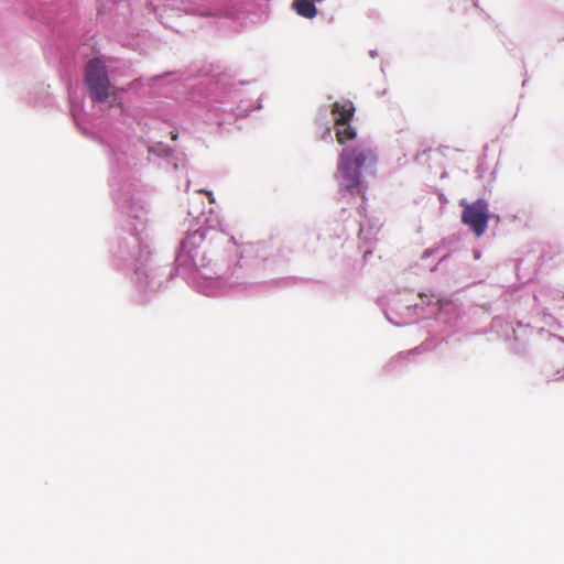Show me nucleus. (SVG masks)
Returning a JSON list of instances; mask_svg holds the SVG:
<instances>
[{"label":"nucleus","instance_id":"obj_1","mask_svg":"<svg viewBox=\"0 0 564 564\" xmlns=\"http://www.w3.org/2000/svg\"><path fill=\"white\" fill-rule=\"evenodd\" d=\"M375 151L364 144L346 145L343 148L337 164V181L343 195L361 194L362 173H372L377 165Z\"/></svg>","mask_w":564,"mask_h":564},{"label":"nucleus","instance_id":"obj_2","mask_svg":"<svg viewBox=\"0 0 564 564\" xmlns=\"http://www.w3.org/2000/svg\"><path fill=\"white\" fill-rule=\"evenodd\" d=\"M84 80L94 101L105 102L109 98L110 79L101 59L93 58L86 64Z\"/></svg>","mask_w":564,"mask_h":564},{"label":"nucleus","instance_id":"obj_3","mask_svg":"<svg viewBox=\"0 0 564 564\" xmlns=\"http://www.w3.org/2000/svg\"><path fill=\"white\" fill-rule=\"evenodd\" d=\"M356 108L350 100L335 101L330 106V113L334 119L336 141L345 145L346 142L355 140L356 129L350 124L355 116Z\"/></svg>","mask_w":564,"mask_h":564},{"label":"nucleus","instance_id":"obj_4","mask_svg":"<svg viewBox=\"0 0 564 564\" xmlns=\"http://www.w3.org/2000/svg\"><path fill=\"white\" fill-rule=\"evenodd\" d=\"M462 223L468 226L476 237H481L489 223V206L485 199L464 205Z\"/></svg>","mask_w":564,"mask_h":564},{"label":"nucleus","instance_id":"obj_5","mask_svg":"<svg viewBox=\"0 0 564 564\" xmlns=\"http://www.w3.org/2000/svg\"><path fill=\"white\" fill-rule=\"evenodd\" d=\"M293 8L299 15L307 19H312L317 14L315 4L310 0H295Z\"/></svg>","mask_w":564,"mask_h":564},{"label":"nucleus","instance_id":"obj_6","mask_svg":"<svg viewBox=\"0 0 564 564\" xmlns=\"http://www.w3.org/2000/svg\"><path fill=\"white\" fill-rule=\"evenodd\" d=\"M198 193H204L208 197V200L210 203L215 202L214 195H213V193L210 191L200 189V191H198Z\"/></svg>","mask_w":564,"mask_h":564},{"label":"nucleus","instance_id":"obj_7","mask_svg":"<svg viewBox=\"0 0 564 564\" xmlns=\"http://www.w3.org/2000/svg\"><path fill=\"white\" fill-rule=\"evenodd\" d=\"M410 354H411V351H408V352H400V354H398V356H397V357H398V359H403V358H405L406 356H409Z\"/></svg>","mask_w":564,"mask_h":564},{"label":"nucleus","instance_id":"obj_8","mask_svg":"<svg viewBox=\"0 0 564 564\" xmlns=\"http://www.w3.org/2000/svg\"><path fill=\"white\" fill-rule=\"evenodd\" d=\"M171 134H172V139H173V140H176V139H177V134H176V133H173V132H172Z\"/></svg>","mask_w":564,"mask_h":564},{"label":"nucleus","instance_id":"obj_9","mask_svg":"<svg viewBox=\"0 0 564 564\" xmlns=\"http://www.w3.org/2000/svg\"><path fill=\"white\" fill-rule=\"evenodd\" d=\"M326 133H327V134H329V133H330V128H329V127H327V128H326Z\"/></svg>","mask_w":564,"mask_h":564}]
</instances>
